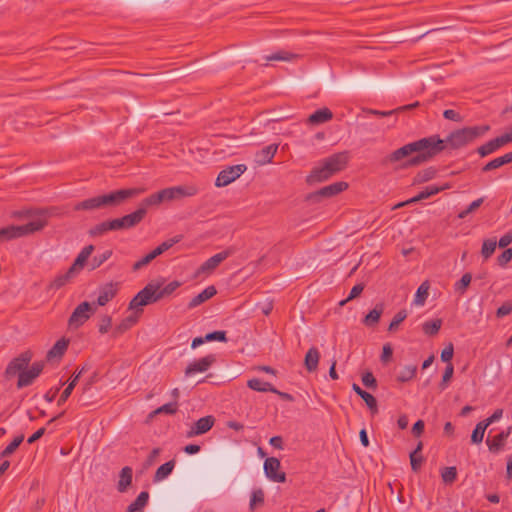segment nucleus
Segmentation results:
<instances>
[{
  "mask_svg": "<svg viewBox=\"0 0 512 512\" xmlns=\"http://www.w3.org/2000/svg\"><path fill=\"white\" fill-rule=\"evenodd\" d=\"M417 371V367L415 365L405 366L401 372L397 375V381L401 383H405L410 381L415 377Z\"/></svg>",
  "mask_w": 512,
  "mask_h": 512,
  "instance_id": "45",
  "label": "nucleus"
},
{
  "mask_svg": "<svg viewBox=\"0 0 512 512\" xmlns=\"http://www.w3.org/2000/svg\"><path fill=\"white\" fill-rule=\"evenodd\" d=\"M362 383L368 389L376 390L377 388V380L374 377L373 373L370 371L365 372L362 375Z\"/></svg>",
  "mask_w": 512,
  "mask_h": 512,
  "instance_id": "54",
  "label": "nucleus"
},
{
  "mask_svg": "<svg viewBox=\"0 0 512 512\" xmlns=\"http://www.w3.org/2000/svg\"><path fill=\"white\" fill-rule=\"evenodd\" d=\"M512 311V302L506 301L504 302L497 310H496V317L502 318L504 316H507Z\"/></svg>",
  "mask_w": 512,
  "mask_h": 512,
  "instance_id": "63",
  "label": "nucleus"
},
{
  "mask_svg": "<svg viewBox=\"0 0 512 512\" xmlns=\"http://www.w3.org/2000/svg\"><path fill=\"white\" fill-rule=\"evenodd\" d=\"M247 386L258 392H276V388L271 383L262 381L258 378L248 380Z\"/></svg>",
  "mask_w": 512,
  "mask_h": 512,
  "instance_id": "35",
  "label": "nucleus"
},
{
  "mask_svg": "<svg viewBox=\"0 0 512 512\" xmlns=\"http://www.w3.org/2000/svg\"><path fill=\"white\" fill-rule=\"evenodd\" d=\"M216 293L217 290L213 285L206 287L201 293H199L190 300V302L188 303V308H196L197 306L211 299L214 295H216Z\"/></svg>",
  "mask_w": 512,
  "mask_h": 512,
  "instance_id": "22",
  "label": "nucleus"
},
{
  "mask_svg": "<svg viewBox=\"0 0 512 512\" xmlns=\"http://www.w3.org/2000/svg\"><path fill=\"white\" fill-rule=\"evenodd\" d=\"M264 499L265 494L262 488L253 490L250 497L249 510L253 512L257 505H262L264 503Z\"/></svg>",
  "mask_w": 512,
  "mask_h": 512,
  "instance_id": "43",
  "label": "nucleus"
},
{
  "mask_svg": "<svg viewBox=\"0 0 512 512\" xmlns=\"http://www.w3.org/2000/svg\"><path fill=\"white\" fill-rule=\"evenodd\" d=\"M319 359H320V353H319L318 349L316 347H311L307 351V353L305 355V359H304V365H305V368L307 369V371H309V372L316 371L318 368Z\"/></svg>",
  "mask_w": 512,
  "mask_h": 512,
  "instance_id": "30",
  "label": "nucleus"
},
{
  "mask_svg": "<svg viewBox=\"0 0 512 512\" xmlns=\"http://www.w3.org/2000/svg\"><path fill=\"white\" fill-rule=\"evenodd\" d=\"M205 339L207 342H210V341L227 342L226 331H213V332L207 333L205 335Z\"/></svg>",
  "mask_w": 512,
  "mask_h": 512,
  "instance_id": "56",
  "label": "nucleus"
},
{
  "mask_svg": "<svg viewBox=\"0 0 512 512\" xmlns=\"http://www.w3.org/2000/svg\"><path fill=\"white\" fill-rule=\"evenodd\" d=\"M278 146L276 144L268 145L256 153V162L260 165L270 163L277 152Z\"/></svg>",
  "mask_w": 512,
  "mask_h": 512,
  "instance_id": "25",
  "label": "nucleus"
},
{
  "mask_svg": "<svg viewBox=\"0 0 512 512\" xmlns=\"http://www.w3.org/2000/svg\"><path fill=\"white\" fill-rule=\"evenodd\" d=\"M175 463L176 462L173 459V460H170V461L162 464L161 466H159L154 474L153 481L159 482V481L166 479L172 473V471L175 467Z\"/></svg>",
  "mask_w": 512,
  "mask_h": 512,
  "instance_id": "33",
  "label": "nucleus"
},
{
  "mask_svg": "<svg viewBox=\"0 0 512 512\" xmlns=\"http://www.w3.org/2000/svg\"><path fill=\"white\" fill-rule=\"evenodd\" d=\"M407 318V312L406 310H400L398 311L395 316L393 317L392 321L390 322L388 326L389 332H394L397 330L400 323H402Z\"/></svg>",
  "mask_w": 512,
  "mask_h": 512,
  "instance_id": "51",
  "label": "nucleus"
},
{
  "mask_svg": "<svg viewBox=\"0 0 512 512\" xmlns=\"http://www.w3.org/2000/svg\"><path fill=\"white\" fill-rule=\"evenodd\" d=\"M512 432V427L509 426L502 430L499 434L495 435L492 439L488 438L486 444L491 453L497 454L504 449L507 438Z\"/></svg>",
  "mask_w": 512,
  "mask_h": 512,
  "instance_id": "17",
  "label": "nucleus"
},
{
  "mask_svg": "<svg viewBox=\"0 0 512 512\" xmlns=\"http://www.w3.org/2000/svg\"><path fill=\"white\" fill-rule=\"evenodd\" d=\"M180 282L178 281H172L168 283L165 287L161 288L160 284L153 283V289L154 291V301H159L163 299L166 296L171 295L177 288L180 287Z\"/></svg>",
  "mask_w": 512,
  "mask_h": 512,
  "instance_id": "23",
  "label": "nucleus"
},
{
  "mask_svg": "<svg viewBox=\"0 0 512 512\" xmlns=\"http://www.w3.org/2000/svg\"><path fill=\"white\" fill-rule=\"evenodd\" d=\"M147 211L148 207L144 205V201L142 200L134 212L123 216L126 229H131L141 223L145 218Z\"/></svg>",
  "mask_w": 512,
  "mask_h": 512,
  "instance_id": "18",
  "label": "nucleus"
},
{
  "mask_svg": "<svg viewBox=\"0 0 512 512\" xmlns=\"http://www.w3.org/2000/svg\"><path fill=\"white\" fill-rule=\"evenodd\" d=\"M444 151V142L439 135L424 137L407 143L386 155L382 160L383 166L397 164L399 168L416 167L428 162Z\"/></svg>",
  "mask_w": 512,
  "mask_h": 512,
  "instance_id": "1",
  "label": "nucleus"
},
{
  "mask_svg": "<svg viewBox=\"0 0 512 512\" xmlns=\"http://www.w3.org/2000/svg\"><path fill=\"white\" fill-rule=\"evenodd\" d=\"M144 192L142 188H129L112 191L108 194L100 195L102 207H116L127 199L136 197Z\"/></svg>",
  "mask_w": 512,
  "mask_h": 512,
  "instance_id": "5",
  "label": "nucleus"
},
{
  "mask_svg": "<svg viewBox=\"0 0 512 512\" xmlns=\"http://www.w3.org/2000/svg\"><path fill=\"white\" fill-rule=\"evenodd\" d=\"M483 201L484 198L474 200L465 210L459 213L458 217L460 219L465 218L467 215H469L470 213L474 212L477 208H479Z\"/></svg>",
  "mask_w": 512,
  "mask_h": 512,
  "instance_id": "57",
  "label": "nucleus"
},
{
  "mask_svg": "<svg viewBox=\"0 0 512 512\" xmlns=\"http://www.w3.org/2000/svg\"><path fill=\"white\" fill-rule=\"evenodd\" d=\"M247 170L246 165L237 164L229 166L218 174L215 185L217 187H225L238 179Z\"/></svg>",
  "mask_w": 512,
  "mask_h": 512,
  "instance_id": "9",
  "label": "nucleus"
},
{
  "mask_svg": "<svg viewBox=\"0 0 512 512\" xmlns=\"http://www.w3.org/2000/svg\"><path fill=\"white\" fill-rule=\"evenodd\" d=\"M112 325V318L109 315H103L100 318L98 329L101 334H105L109 331Z\"/></svg>",
  "mask_w": 512,
  "mask_h": 512,
  "instance_id": "59",
  "label": "nucleus"
},
{
  "mask_svg": "<svg viewBox=\"0 0 512 512\" xmlns=\"http://www.w3.org/2000/svg\"><path fill=\"white\" fill-rule=\"evenodd\" d=\"M32 359V353L30 351H25L21 353L18 357L12 359L5 369L6 377H13L16 374H20L23 372Z\"/></svg>",
  "mask_w": 512,
  "mask_h": 512,
  "instance_id": "13",
  "label": "nucleus"
},
{
  "mask_svg": "<svg viewBox=\"0 0 512 512\" xmlns=\"http://www.w3.org/2000/svg\"><path fill=\"white\" fill-rule=\"evenodd\" d=\"M172 187L162 189L144 198V205L149 207L159 206L164 202L174 201Z\"/></svg>",
  "mask_w": 512,
  "mask_h": 512,
  "instance_id": "16",
  "label": "nucleus"
},
{
  "mask_svg": "<svg viewBox=\"0 0 512 512\" xmlns=\"http://www.w3.org/2000/svg\"><path fill=\"white\" fill-rule=\"evenodd\" d=\"M384 312L382 303L376 304L375 307L364 317L363 324L367 327H374L378 324L381 315Z\"/></svg>",
  "mask_w": 512,
  "mask_h": 512,
  "instance_id": "29",
  "label": "nucleus"
},
{
  "mask_svg": "<svg viewBox=\"0 0 512 512\" xmlns=\"http://www.w3.org/2000/svg\"><path fill=\"white\" fill-rule=\"evenodd\" d=\"M442 479L445 483H453L457 478V469L454 466L446 467L442 471Z\"/></svg>",
  "mask_w": 512,
  "mask_h": 512,
  "instance_id": "53",
  "label": "nucleus"
},
{
  "mask_svg": "<svg viewBox=\"0 0 512 512\" xmlns=\"http://www.w3.org/2000/svg\"><path fill=\"white\" fill-rule=\"evenodd\" d=\"M22 215L32 218L30 222L24 225H11L0 229V241L11 240L23 237L34 232L42 230L47 224V211L43 209H30L22 212Z\"/></svg>",
  "mask_w": 512,
  "mask_h": 512,
  "instance_id": "2",
  "label": "nucleus"
},
{
  "mask_svg": "<svg viewBox=\"0 0 512 512\" xmlns=\"http://www.w3.org/2000/svg\"><path fill=\"white\" fill-rule=\"evenodd\" d=\"M454 355V346L452 343H449L442 351H441V361L446 363H451V359Z\"/></svg>",
  "mask_w": 512,
  "mask_h": 512,
  "instance_id": "62",
  "label": "nucleus"
},
{
  "mask_svg": "<svg viewBox=\"0 0 512 512\" xmlns=\"http://www.w3.org/2000/svg\"><path fill=\"white\" fill-rule=\"evenodd\" d=\"M153 283H148L142 290H140L130 301L129 309L135 310L136 314L142 313L141 307L146 306L154 301Z\"/></svg>",
  "mask_w": 512,
  "mask_h": 512,
  "instance_id": "7",
  "label": "nucleus"
},
{
  "mask_svg": "<svg viewBox=\"0 0 512 512\" xmlns=\"http://www.w3.org/2000/svg\"><path fill=\"white\" fill-rule=\"evenodd\" d=\"M490 130L489 125H480L472 127H464L452 131L446 139H441L444 142V149L449 146L452 149L462 148L469 143H472L477 138L483 136Z\"/></svg>",
  "mask_w": 512,
  "mask_h": 512,
  "instance_id": "4",
  "label": "nucleus"
},
{
  "mask_svg": "<svg viewBox=\"0 0 512 512\" xmlns=\"http://www.w3.org/2000/svg\"><path fill=\"white\" fill-rule=\"evenodd\" d=\"M107 226L110 231L126 230L123 217L107 221Z\"/></svg>",
  "mask_w": 512,
  "mask_h": 512,
  "instance_id": "60",
  "label": "nucleus"
},
{
  "mask_svg": "<svg viewBox=\"0 0 512 512\" xmlns=\"http://www.w3.org/2000/svg\"><path fill=\"white\" fill-rule=\"evenodd\" d=\"M132 475H133V471H132L131 467L125 466L121 469L120 475H119L120 479H119L118 485H117V489L119 492L123 493L128 489V487L132 483Z\"/></svg>",
  "mask_w": 512,
  "mask_h": 512,
  "instance_id": "31",
  "label": "nucleus"
},
{
  "mask_svg": "<svg viewBox=\"0 0 512 512\" xmlns=\"http://www.w3.org/2000/svg\"><path fill=\"white\" fill-rule=\"evenodd\" d=\"M436 175V170L433 167L426 168L424 170L419 171L414 179L413 184H422L431 179H433Z\"/></svg>",
  "mask_w": 512,
  "mask_h": 512,
  "instance_id": "41",
  "label": "nucleus"
},
{
  "mask_svg": "<svg viewBox=\"0 0 512 512\" xmlns=\"http://www.w3.org/2000/svg\"><path fill=\"white\" fill-rule=\"evenodd\" d=\"M108 231H110V229L107 226V221H104L93 226L88 233L91 237H97L104 235Z\"/></svg>",
  "mask_w": 512,
  "mask_h": 512,
  "instance_id": "55",
  "label": "nucleus"
},
{
  "mask_svg": "<svg viewBox=\"0 0 512 512\" xmlns=\"http://www.w3.org/2000/svg\"><path fill=\"white\" fill-rule=\"evenodd\" d=\"M177 409H178L177 402L166 403V404L160 406L159 408H157L156 410H154L150 414V416L152 417L153 415L162 414V413L173 415L177 412Z\"/></svg>",
  "mask_w": 512,
  "mask_h": 512,
  "instance_id": "49",
  "label": "nucleus"
},
{
  "mask_svg": "<svg viewBox=\"0 0 512 512\" xmlns=\"http://www.w3.org/2000/svg\"><path fill=\"white\" fill-rule=\"evenodd\" d=\"M77 273L78 271H76L74 267L70 266L66 272L61 273L54 278V280L49 285V289L58 290L62 288L67 283H69Z\"/></svg>",
  "mask_w": 512,
  "mask_h": 512,
  "instance_id": "20",
  "label": "nucleus"
},
{
  "mask_svg": "<svg viewBox=\"0 0 512 512\" xmlns=\"http://www.w3.org/2000/svg\"><path fill=\"white\" fill-rule=\"evenodd\" d=\"M429 283L424 281L417 289L413 303L417 306H423L429 295Z\"/></svg>",
  "mask_w": 512,
  "mask_h": 512,
  "instance_id": "38",
  "label": "nucleus"
},
{
  "mask_svg": "<svg viewBox=\"0 0 512 512\" xmlns=\"http://www.w3.org/2000/svg\"><path fill=\"white\" fill-rule=\"evenodd\" d=\"M447 188H449V185H447V184L445 186H436V185L427 186L423 191H421L416 196L409 199L408 202H414V203L419 202L421 200H424L431 196H434Z\"/></svg>",
  "mask_w": 512,
  "mask_h": 512,
  "instance_id": "28",
  "label": "nucleus"
},
{
  "mask_svg": "<svg viewBox=\"0 0 512 512\" xmlns=\"http://www.w3.org/2000/svg\"><path fill=\"white\" fill-rule=\"evenodd\" d=\"M472 280V275L470 273H465L462 275L461 279L455 283V291L460 295H463L470 285Z\"/></svg>",
  "mask_w": 512,
  "mask_h": 512,
  "instance_id": "48",
  "label": "nucleus"
},
{
  "mask_svg": "<svg viewBox=\"0 0 512 512\" xmlns=\"http://www.w3.org/2000/svg\"><path fill=\"white\" fill-rule=\"evenodd\" d=\"M215 417L212 415H207L205 417H202L198 419L196 422L193 423L191 428L187 431L186 436L188 438H192L195 436L203 435L210 431L212 427L215 424Z\"/></svg>",
  "mask_w": 512,
  "mask_h": 512,
  "instance_id": "14",
  "label": "nucleus"
},
{
  "mask_svg": "<svg viewBox=\"0 0 512 512\" xmlns=\"http://www.w3.org/2000/svg\"><path fill=\"white\" fill-rule=\"evenodd\" d=\"M352 390L366 403L367 407L370 409L372 414H375L378 412L377 407V400L376 398L368 393L367 391L363 390L358 384L353 383L352 384Z\"/></svg>",
  "mask_w": 512,
  "mask_h": 512,
  "instance_id": "21",
  "label": "nucleus"
},
{
  "mask_svg": "<svg viewBox=\"0 0 512 512\" xmlns=\"http://www.w3.org/2000/svg\"><path fill=\"white\" fill-rule=\"evenodd\" d=\"M117 294L116 284L110 282L102 286L99 290V295L96 301L98 306H105Z\"/></svg>",
  "mask_w": 512,
  "mask_h": 512,
  "instance_id": "19",
  "label": "nucleus"
},
{
  "mask_svg": "<svg viewBox=\"0 0 512 512\" xmlns=\"http://www.w3.org/2000/svg\"><path fill=\"white\" fill-rule=\"evenodd\" d=\"M409 458H410L411 469L414 472H418L421 468L423 461H424L423 456L421 454L416 455V453H410Z\"/></svg>",
  "mask_w": 512,
  "mask_h": 512,
  "instance_id": "58",
  "label": "nucleus"
},
{
  "mask_svg": "<svg viewBox=\"0 0 512 512\" xmlns=\"http://www.w3.org/2000/svg\"><path fill=\"white\" fill-rule=\"evenodd\" d=\"M112 256V250H106L101 254L95 255L91 260V269L94 270L100 267L105 261Z\"/></svg>",
  "mask_w": 512,
  "mask_h": 512,
  "instance_id": "50",
  "label": "nucleus"
},
{
  "mask_svg": "<svg viewBox=\"0 0 512 512\" xmlns=\"http://www.w3.org/2000/svg\"><path fill=\"white\" fill-rule=\"evenodd\" d=\"M235 252L236 249L234 247H228L227 249L213 255L200 265L196 274L212 273L224 260L232 256Z\"/></svg>",
  "mask_w": 512,
  "mask_h": 512,
  "instance_id": "8",
  "label": "nucleus"
},
{
  "mask_svg": "<svg viewBox=\"0 0 512 512\" xmlns=\"http://www.w3.org/2000/svg\"><path fill=\"white\" fill-rule=\"evenodd\" d=\"M138 321V314L130 315L123 319L114 329L113 335L117 337L127 330H129L133 325H135Z\"/></svg>",
  "mask_w": 512,
  "mask_h": 512,
  "instance_id": "34",
  "label": "nucleus"
},
{
  "mask_svg": "<svg viewBox=\"0 0 512 512\" xmlns=\"http://www.w3.org/2000/svg\"><path fill=\"white\" fill-rule=\"evenodd\" d=\"M510 142H512V131L509 133H505V134H503L499 137H496L494 139H491L488 142H486L485 144L479 146L477 148V153L481 157H486V156L496 152L501 147H503L504 145H506Z\"/></svg>",
  "mask_w": 512,
  "mask_h": 512,
  "instance_id": "10",
  "label": "nucleus"
},
{
  "mask_svg": "<svg viewBox=\"0 0 512 512\" xmlns=\"http://www.w3.org/2000/svg\"><path fill=\"white\" fill-rule=\"evenodd\" d=\"M69 345V341L65 338L59 339L52 348L47 352L46 358L48 361L58 358L61 359L62 356L65 354L67 348Z\"/></svg>",
  "mask_w": 512,
  "mask_h": 512,
  "instance_id": "26",
  "label": "nucleus"
},
{
  "mask_svg": "<svg viewBox=\"0 0 512 512\" xmlns=\"http://www.w3.org/2000/svg\"><path fill=\"white\" fill-rule=\"evenodd\" d=\"M199 189L195 185H180L172 187L174 200H180L185 197H192L198 193Z\"/></svg>",
  "mask_w": 512,
  "mask_h": 512,
  "instance_id": "27",
  "label": "nucleus"
},
{
  "mask_svg": "<svg viewBox=\"0 0 512 512\" xmlns=\"http://www.w3.org/2000/svg\"><path fill=\"white\" fill-rule=\"evenodd\" d=\"M93 251H94L93 245L85 246L81 250V252L78 254L74 263L71 266L74 267V269L79 272L83 268L85 262L90 257V255L92 254Z\"/></svg>",
  "mask_w": 512,
  "mask_h": 512,
  "instance_id": "37",
  "label": "nucleus"
},
{
  "mask_svg": "<svg viewBox=\"0 0 512 512\" xmlns=\"http://www.w3.org/2000/svg\"><path fill=\"white\" fill-rule=\"evenodd\" d=\"M348 188V184L343 181L335 182L309 194L308 199L311 201H319L322 198H331L338 195Z\"/></svg>",
  "mask_w": 512,
  "mask_h": 512,
  "instance_id": "12",
  "label": "nucleus"
},
{
  "mask_svg": "<svg viewBox=\"0 0 512 512\" xmlns=\"http://www.w3.org/2000/svg\"><path fill=\"white\" fill-rule=\"evenodd\" d=\"M216 362V356L209 354L198 360L191 362L185 369V376H191L195 373L206 372Z\"/></svg>",
  "mask_w": 512,
  "mask_h": 512,
  "instance_id": "15",
  "label": "nucleus"
},
{
  "mask_svg": "<svg viewBox=\"0 0 512 512\" xmlns=\"http://www.w3.org/2000/svg\"><path fill=\"white\" fill-rule=\"evenodd\" d=\"M488 427L484 420L477 423L471 434V442L473 444H480L483 441L485 431Z\"/></svg>",
  "mask_w": 512,
  "mask_h": 512,
  "instance_id": "39",
  "label": "nucleus"
},
{
  "mask_svg": "<svg viewBox=\"0 0 512 512\" xmlns=\"http://www.w3.org/2000/svg\"><path fill=\"white\" fill-rule=\"evenodd\" d=\"M24 440V435H19L13 439V441L6 446V448L0 453L1 458L10 456L20 446Z\"/></svg>",
  "mask_w": 512,
  "mask_h": 512,
  "instance_id": "47",
  "label": "nucleus"
},
{
  "mask_svg": "<svg viewBox=\"0 0 512 512\" xmlns=\"http://www.w3.org/2000/svg\"><path fill=\"white\" fill-rule=\"evenodd\" d=\"M333 118V113L328 108H321L316 110L308 117L310 124H322Z\"/></svg>",
  "mask_w": 512,
  "mask_h": 512,
  "instance_id": "32",
  "label": "nucleus"
},
{
  "mask_svg": "<svg viewBox=\"0 0 512 512\" xmlns=\"http://www.w3.org/2000/svg\"><path fill=\"white\" fill-rule=\"evenodd\" d=\"M454 373V367L452 363L447 364L445 371L442 376V380L439 384L441 390H445L448 387V382L451 380Z\"/></svg>",
  "mask_w": 512,
  "mask_h": 512,
  "instance_id": "52",
  "label": "nucleus"
},
{
  "mask_svg": "<svg viewBox=\"0 0 512 512\" xmlns=\"http://www.w3.org/2000/svg\"><path fill=\"white\" fill-rule=\"evenodd\" d=\"M348 163L347 152L335 153L323 159L319 166L312 169L306 178L309 185L324 182L331 178L336 173L345 169Z\"/></svg>",
  "mask_w": 512,
  "mask_h": 512,
  "instance_id": "3",
  "label": "nucleus"
},
{
  "mask_svg": "<svg viewBox=\"0 0 512 512\" xmlns=\"http://www.w3.org/2000/svg\"><path fill=\"white\" fill-rule=\"evenodd\" d=\"M298 55L288 51H278L265 57L266 61H291L297 58Z\"/></svg>",
  "mask_w": 512,
  "mask_h": 512,
  "instance_id": "44",
  "label": "nucleus"
},
{
  "mask_svg": "<svg viewBox=\"0 0 512 512\" xmlns=\"http://www.w3.org/2000/svg\"><path fill=\"white\" fill-rule=\"evenodd\" d=\"M497 246V242L495 239H486L482 244L481 254L485 260L490 258L494 253Z\"/></svg>",
  "mask_w": 512,
  "mask_h": 512,
  "instance_id": "46",
  "label": "nucleus"
},
{
  "mask_svg": "<svg viewBox=\"0 0 512 512\" xmlns=\"http://www.w3.org/2000/svg\"><path fill=\"white\" fill-rule=\"evenodd\" d=\"M281 463L276 457H268L264 461V473L265 476L277 483H284L286 481V473L280 471Z\"/></svg>",
  "mask_w": 512,
  "mask_h": 512,
  "instance_id": "11",
  "label": "nucleus"
},
{
  "mask_svg": "<svg viewBox=\"0 0 512 512\" xmlns=\"http://www.w3.org/2000/svg\"><path fill=\"white\" fill-rule=\"evenodd\" d=\"M392 355H393V349H392L391 344H389V343L384 344L383 348H382V354L380 357L381 361L383 363L389 362L392 358Z\"/></svg>",
  "mask_w": 512,
  "mask_h": 512,
  "instance_id": "64",
  "label": "nucleus"
},
{
  "mask_svg": "<svg viewBox=\"0 0 512 512\" xmlns=\"http://www.w3.org/2000/svg\"><path fill=\"white\" fill-rule=\"evenodd\" d=\"M512 259V249H505L497 258V262L499 266H506Z\"/></svg>",
  "mask_w": 512,
  "mask_h": 512,
  "instance_id": "61",
  "label": "nucleus"
},
{
  "mask_svg": "<svg viewBox=\"0 0 512 512\" xmlns=\"http://www.w3.org/2000/svg\"><path fill=\"white\" fill-rule=\"evenodd\" d=\"M94 305L95 304H91L87 301L80 303L70 315L68 325L71 328L82 326L96 311V307H93Z\"/></svg>",
  "mask_w": 512,
  "mask_h": 512,
  "instance_id": "6",
  "label": "nucleus"
},
{
  "mask_svg": "<svg viewBox=\"0 0 512 512\" xmlns=\"http://www.w3.org/2000/svg\"><path fill=\"white\" fill-rule=\"evenodd\" d=\"M149 500V493L142 491L137 498L128 506L127 512H142Z\"/></svg>",
  "mask_w": 512,
  "mask_h": 512,
  "instance_id": "36",
  "label": "nucleus"
},
{
  "mask_svg": "<svg viewBox=\"0 0 512 512\" xmlns=\"http://www.w3.org/2000/svg\"><path fill=\"white\" fill-rule=\"evenodd\" d=\"M442 326L441 319H435L432 321H426L422 324L423 332L428 336H435L438 334Z\"/></svg>",
  "mask_w": 512,
  "mask_h": 512,
  "instance_id": "40",
  "label": "nucleus"
},
{
  "mask_svg": "<svg viewBox=\"0 0 512 512\" xmlns=\"http://www.w3.org/2000/svg\"><path fill=\"white\" fill-rule=\"evenodd\" d=\"M102 208L103 207H102L101 198H100V195H98V196L88 198V199H85L83 201L76 203L73 207V210H75V211H81V210L93 211V210L102 209Z\"/></svg>",
  "mask_w": 512,
  "mask_h": 512,
  "instance_id": "24",
  "label": "nucleus"
},
{
  "mask_svg": "<svg viewBox=\"0 0 512 512\" xmlns=\"http://www.w3.org/2000/svg\"><path fill=\"white\" fill-rule=\"evenodd\" d=\"M36 375L31 370H24L18 376L17 388L21 389L30 386L36 379Z\"/></svg>",
  "mask_w": 512,
  "mask_h": 512,
  "instance_id": "42",
  "label": "nucleus"
}]
</instances>
